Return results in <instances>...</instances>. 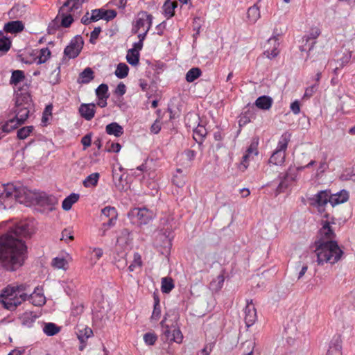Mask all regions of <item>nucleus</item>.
<instances>
[{"label":"nucleus","mask_w":355,"mask_h":355,"mask_svg":"<svg viewBox=\"0 0 355 355\" xmlns=\"http://www.w3.org/2000/svg\"><path fill=\"white\" fill-rule=\"evenodd\" d=\"M32 228L26 222L10 227L0 236V266L8 271H15L24 263L27 247L24 239L30 237Z\"/></svg>","instance_id":"1"},{"label":"nucleus","mask_w":355,"mask_h":355,"mask_svg":"<svg viewBox=\"0 0 355 355\" xmlns=\"http://www.w3.org/2000/svg\"><path fill=\"white\" fill-rule=\"evenodd\" d=\"M314 246L318 266H323L324 263L334 265L342 259L344 254L335 241L318 240L314 243Z\"/></svg>","instance_id":"2"},{"label":"nucleus","mask_w":355,"mask_h":355,"mask_svg":"<svg viewBox=\"0 0 355 355\" xmlns=\"http://www.w3.org/2000/svg\"><path fill=\"white\" fill-rule=\"evenodd\" d=\"M31 293V290L27 284L7 286L0 295V302L5 309L12 311L28 300Z\"/></svg>","instance_id":"3"},{"label":"nucleus","mask_w":355,"mask_h":355,"mask_svg":"<svg viewBox=\"0 0 355 355\" xmlns=\"http://www.w3.org/2000/svg\"><path fill=\"white\" fill-rule=\"evenodd\" d=\"M29 87L30 85L25 83L21 87H19L15 91V118L20 124L24 123L30 113L31 98L29 94Z\"/></svg>","instance_id":"4"},{"label":"nucleus","mask_w":355,"mask_h":355,"mask_svg":"<svg viewBox=\"0 0 355 355\" xmlns=\"http://www.w3.org/2000/svg\"><path fill=\"white\" fill-rule=\"evenodd\" d=\"M291 134L285 132L280 137L276 150L270 157L269 162L274 165L281 166L285 162L286 150L291 140Z\"/></svg>","instance_id":"5"},{"label":"nucleus","mask_w":355,"mask_h":355,"mask_svg":"<svg viewBox=\"0 0 355 355\" xmlns=\"http://www.w3.org/2000/svg\"><path fill=\"white\" fill-rule=\"evenodd\" d=\"M153 23V16L147 12L142 11L137 14L133 21L132 32L137 33L139 31H149Z\"/></svg>","instance_id":"6"},{"label":"nucleus","mask_w":355,"mask_h":355,"mask_svg":"<svg viewBox=\"0 0 355 355\" xmlns=\"http://www.w3.org/2000/svg\"><path fill=\"white\" fill-rule=\"evenodd\" d=\"M83 40L80 35L74 37L70 44L64 49V53L69 58H75L80 53L83 46Z\"/></svg>","instance_id":"7"},{"label":"nucleus","mask_w":355,"mask_h":355,"mask_svg":"<svg viewBox=\"0 0 355 355\" xmlns=\"http://www.w3.org/2000/svg\"><path fill=\"white\" fill-rule=\"evenodd\" d=\"M116 16V12L114 10H105L104 8L94 9L91 11L90 19L97 21L104 19L107 21L113 19Z\"/></svg>","instance_id":"8"},{"label":"nucleus","mask_w":355,"mask_h":355,"mask_svg":"<svg viewBox=\"0 0 355 355\" xmlns=\"http://www.w3.org/2000/svg\"><path fill=\"white\" fill-rule=\"evenodd\" d=\"M244 312H245L244 319H245V324L248 327H250L255 323V322L257 319V311H256V309L252 303V300H250V301L249 300L247 301V305L245 308Z\"/></svg>","instance_id":"9"},{"label":"nucleus","mask_w":355,"mask_h":355,"mask_svg":"<svg viewBox=\"0 0 355 355\" xmlns=\"http://www.w3.org/2000/svg\"><path fill=\"white\" fill-rule=\"evenodd\" d=\"M320 31L318 28H313L311 30L309 35L304 37L303 40H305V44L300 47L301 51L308 50L309 52L315 44V39L320 35Z\"/></svg>","instance_id":"10"},{"label":"nucleus","mask_w":355,"mask_h":355,"mask_svg":"<svg viewBox=\"0 0 355 355\" xmlns=\"http://www.w3.org/2000/svg\"><path fill=\"white\" fill-rule=\"evenodd\" d=\"M133 214H136L140 225L148 224L155 217L154 213L145 207L135 209Z\"/></svg>","instance_id":"11"},{"label":"nucleus","mask_w":355,"mask_h":355,"mask_svg":"<svg viewBox=\"0 0 355 355\" xmlns=\"http://www.w3.org/2000/svg\"><path fill=\"white\" fill-rule=\"evenodd\" d=\"M35 200L38 205L46 207L50 210H52L54 205L58 203V200L54 196L47 195L44 193L37 196Z\"/></svg>","instance_id":"12"},{"label":"nucleus","mask_w":355,"mask_h":355,"mask_svg":"<svg viewBox=\"0 0 355 355\" xmlns=\"http://www.w3.org/2000/svg\"><path fill=\"white\" fill-rule=\"evenodd\" d=\"M331 222L328 219L321 220L322 227L319 231L321 236V239L320 240L324 241V239H327V241H332L334 238L335 234L331 226Z\"/></svg>","instance_id":"13"},{"label":"nucleus","mask_w":355,"mask_h":355,"mask_svg":"<svg viewBox=\"0 0 355 355\" xmlns=\"http://www.w3.org/2000/svg\"><path fill=\"white\" fill-rule=\"evenodd\" d=\"M24 72L21 70H14L12 72L10 79V84L16 87L17 90L21 87L24 84H28L26 81Z\"/></svg>","instance_id":"14"},{"label":"nucleus","mask_w":355,"mask_h":355,"mask_svg":"<svg viewBox=\"0 0 355 355\" xmlns=\"http://www.w3.org/2000/svg\"><path fill=\"white\" fill-rule=\"evenodd\" d=\"M28 300L32 304L37 306H41L46 303V297L38 287L29 294Z\"/></svg>","instance_id":"15"},{"label":"nucleus","mask_w":355,"mask_h":355,"mask_svg":"<svg viewBox=\"0 0 355 355\" xmlns=\"http://www.w3.org/2000/svg\"><path fill=\"white\" fill-rule=\"evenodd\" d=\"M95 107L94 103H82L78 111L83 118L87 121H90L94 116Z\"/></svg>","instance_id":"16"},{"label":"nucleus","mask_w":355,"mask_h":355,"mask_svg":"<svg viewBox=\"0 0 355 355\" xmlns=\"http://www.w3.org/2000/svg\"><path fill=\"white\" fill-rule=\"evenodd\" d=\"M33 194L31 191L25 187H19L18 194H16V200L22 204L28 205L33 201Z\"/></svg>","instance_id":"17"},{"label":"nucleus","mask_w":355,"mask_h":355,"mask_svg":"<svg viewBox=\"0 0 355 355\" xmlns=\"http://www.w3.org/2000/svg\"><path fill=\"white\" fill-rule=\"evenodd\" d=\"M19 190V187L17 188L13 184H0V191L3 193L1 198H8L12 196L16 198V194H18Z\"/></svg>","instance_id":"18"},{"label":"nucleus","mask_w":355,"mask_h":355,"mask_svg":"<svg viewBox=\"0 0 355 355\" xmlns=\"http://www.w3.org/2000/svg\"><path fill=\"white\" fill-rule=\"evenodd\" d=\"M24 28V25L21 21H11L5 24L3 31L9 33H18Z\"/></svg>","instance_id":"19"},{"label":"nucleus","mask_w":355,"mask_h":355,"mask_svg":"<svg viewBox=\"0 0 355 355\" xmlns=\"http://www.w3.org/2000/svg\"><path fill=\"white\" fill-rule=\"evenodd\" d=\"M348 199V192L345 190H342L340 192L331 195L330 204L332 205V207H334L337 205L347 202Z\"/></svg>","instance_id":"20"},{"label":"nucleus","mask_w":355,"mask_h":355,"mask_svg":"<svg viewBox=\"0 0 355 355\" xmlns=\"http://www.w3.org/2000/svg\"><path fill=\"white\" fill-rule=\"evenodd\" d=\"M260 17V10L257 3L254 4L252 6L248 9L247 19L249 24H255Z\"/></svg>","instance_id":"21"},{"label":"nucleus","mask_w":355,"mask_h":355,"mask_svg":"<svg viewBox=\"0 0 355 355\" xmlns=\"http://www.w3.org/2000/svg\"><path fill=\"white\" fill-rule=\"evenodd\" d=\"M268 44H273V48L271 51H270L269 49H267L264 51V55H266V57L269 59H272L275 57H277L279 53V51H278V46H279V42H278V37L277 36H274V37H270L268 40Z\"/></svg>","instance_id":"22"},{"label":"nucleus","mask_w":355,"mask_h":355,"mask_svg":"<svg viewBox=\"0 0 355 355\" xmlns=\"http://www.w3.org/2000/svg\"><path fill=\"white\" fill-rule=\"evenodd\" d=\"M331 194L327 191L318 192L313 198L314 204L318 207L325 205L328 202H330Z\"/></svg>","instance_id":"23"},{"label":"nucleus","mask_w":355,"mask_h":355,"mask_svg":"<svg viewBox=\"0 0 355 355\" xmlns=\"http://www.w3.org/2000/svg\"><path fill=\"white\" fill-rule=\"evenodd\" d=\"M76 334L78 340L82 344V345L80 346L79 349L80 350H83L85 347V345L83 344L87 341V340L89 338L93 336V331L92 329L89 327H84L82 329H78Z\"/></svg>","instance_id":"24"},{"label":"nucleus","mask_w":355,"mask_h":355,"mask_svg":"<svg viewBox=\"0 0 355 355\" xmlns=\"http://www.w3.org/2000/svg\"><path fill=\"white\" fill-rule=\"evenodd\" d=\"M107 134L114 135L116 137H121L123 134V128L116 122H112L105 127Z\"/></svg>","instance_id":"25"},{"label":"nucleus","mask_w":355,"mask_h":355,"mask_svg":"<svg viewBox=\"0 0 355 355\" xmlns=\"http://www.w3.org/2000/svg\"><path fill=\"white\" fill-rule=\"evenodd\" d=\"M94 78V71L90 67L85 69L80 74L78 83L80 84H87Z\"/></svg>","instance_id":"26"},{"label":"nucleus","mask_w":355,"mask_h":355,"mask_svg":"<svg viewBox=\"0 0 355 355\" xmlns=\"http://www.w3.org/2000/svg\"><path fill=\"white\" fill-rule=\"evenodd\" d=\"M352 52L349 50H345V52H343V56L338 59L337 60H334V62L336 64H338V66H336L334 69V73H337V71L339 68L343 67L345 64H348L352 58Z\"/></svg>","instance_id":"27"},{"label":"nucleus","mask_w":355,"mask_h":355,"mask_svg":"<svg viewBox=\"0 0 355 355\" xmlns=\"http://www.w3.org/2000/svg\"><path fill=\"white\" fill-rule=\"evenodd\" d=\"M272 103V99L268 96H261L255 101V105L261 110H269Z\"/></svg>","instance_id":"28"},{"label":"nucleus","mask_w":355,"mask_h":355,"mask_svg":"<svg viewBox=\"0 0 355 355\" xmlns=\"http://www.w3.org/2000/svg\"><path fill=\"white\" fill-rule=\"evenodd\" d=\"M37 315L32 311H26L22 313L19 320L23 325L26 327H31L35 322Z\"/></svg>","instance_id":"29"},{"label":"nucleus","mask_w":355,"mask_h":355,"mask_svg":"<svg viewBox=\"0 0 355 355\" xmlns=\"http://www.w3.org/2000/svg\"><path fill=\"white\" fill-rule=\"evenodd\" d=\"M79 194L71 193L69 196L65 198L62 201V207L65 211H69L71 209L72 205L76 203L79 199Z\"/></svg>","instance_id":"30"},{"label":"nucleus","mask_w":355,"mask_h":355,"mask_svg":"<svg viewBox=\"0 0 355 355\" xmlns=\"http://www.w3.org/2000/svg\"><path fill=\"white\" fill-rule=\"evenodd\" d=\"M26 11V6L16 4L9 11V15L12 18H20L25 14Z\"/></svg>","instance_id":"31"},{"label":"nucleus","mask_w":355,"mask_h":355,"mask_svg":"<svg viewBox=\"0 0 355 355\" xmlns=\"http://www.w3.org/2000/svg\"><path fill=\"white\" fill-rule=\"evenodd\" d=\"M100 175L98 173H93L88 175L83 181L85 187H92L97 185Z\"/></svg>","instance_id":"32"},{"label":"nucleus","mask_w":355,"mask_h":355,"mask_svg":"<svg viewBox=\"0 0 355 355\" xmlns=\"http://www.w3.org/2000/svg\"><path fill=\"white\" fill-rule=\"evenodd\" d=\"M178 3L171 0H166L163 6V10L166 16L168 18L174 15V10L177 7Z\"/></svg>","instance_id":"33"},{"label":"nucleus","mask_w":355,"mask_h":355,"mask_svg":"<svg viewBox=\"0 0 355 355\" xmlns=\"http://www.w3.org/2000/svg\"><path fill=\"white\" fill-rule=\"evenodd\" d=\"M132 241L130 232L127 229H123L120 236L117 238L116 243L121 245H127Z\"/></svg>","instance_id":"34"},{"label":"nucleus","mask_w":355,"mask_h":355,"mask_svg":"<svg viewBox=\"0 0 355 355\" xmlns=\"http://www.w3.org/2000/svg\"><path fill=\"white\" fill-rule=\"evenodd\" d=\"M19 125H21L19 122L17 121V120H16L15 118H14L10 119L5 124H3L1 126V129L3 132L9 133L13 130L16 129Z\"/></svg>","instance_id":"35"},{"label":"nucleus","mask_w":355,"mask_h":355,"mask_svg":"<svg viewBox=\"0 0 355 355\" xmlns=\"http://www.w3.org/2000/svg\"><path fill=\"white\" fill-rule=\"evenodd\" d=\"M341 349V342L337 339L329 346L327 355H342Z\"/></svg>","instance_id":"36"},{"label":"nucleus","mask_w":355,"mask_h":355,"mask_svg":"<svg viewBox=\"0 0 355 355\" xmlns=\"http://www.w3.org/2000/svg\"><path fill=\"white\" fill-rule=\"evenodd\" d=\"M202 74L201 70L198 67L191 68L186 73V80L189 83H192Z\"/></svg>","instance_id":"37"},{"label":"nucleus","mask_w":355,"mask_h":355,"mask_svg":"<svg viewBox=\"0 0 355 355\" xmlns=\"http://www.w3.org/2000/svg\"><path fill=\"white\" fill-rule=\"evenodd\" d=\"M60 330V328L52 322L46 323L43 328L44 333L49 336L57 334Z\"/></svg>","instance_id":"38"},{"label":"nucleus","mask_w":355,"mask_h":355,"mask_svg":"<svg viewBox=\"0 0 355 355\" xmlns=\"http://www.w3.org/2000/svg\"><path fill=\"white\" fill-rule=\"evenodd\" d=\"M207 135V130L202 125H198L193 130V139L199 144H201L202 140Z\"/></svg>","instance_id":"39"},{"label":"nucleus","mask_w":355,"mask_h":355,"mask_svg":"<svg viewBox=\"0 0 355 355\" xmlns=\"http://www.w3.org/2000/svg\"><path fill=\"white\" fill-rule=\"evenodd\" d=\"M126 60L132 66L137 65L139 61V53L135 50H128Z\"/></svg>","instance_id":"40"},{"label":"nucleus","mask_w":355,"mask_h":355,"mask_svg":"<svg viewBox=\"0 0 355 355\" xmlns=\"http://www.w3.org/2000/svg\"><path fill=\"white\" fill-rule=\"evenodd\" d=\"M174 288L173 281L170 277H163L162 279L161 290L164 293H170Z\"/></svg>","instance_id":"41"},{"label":"nucleus","mask_w":355,"mask_h":355,"mask_svg":"<svg viewBox=\"0 0 355 355\" xmlns=\"http://www.w3.org/2000/svg\"><path fill=\"white\" fill-rule=\"evenodd\" d=\"M51 265L57 269L66 270L68 268V261L63 257H55L53 259Z\"/></svg>","instance_id":"42"},{"label":"nucleus","mask_w":355,"mask_h":355,"mask_svg":"<svg viewBox=\"0 0 355 355\" xmlns=\"http://www.w3.org/2000/svg\"><path fill=\"white\" fill-rule=\"evenodd\" d=\"M10 46L11 41L3 35V31H0V51L6 53L10 49Z\"/></svg>","instance_id":"43"},{"label":"nucleus","mask_w":355,"mask_h":355,"mask_svg":"<svg viewBox=\"0 0 355 355\" xmlns=\"http://www.w3.org/2000/svg\"><path fill=\"white\" fill-rule=\"evenodd\" d=\"M129 68L125 63H119L115 71V75L119 78H124L128 74Z\"/></svg>","instance_id":"44"},{"label":"nucleus","mask_w":355,"mask_h":355,"mask_svg":"<svg viewBox=\"0 0 355 355\" xmlns=\"http://www.w3.org/2000/svg\"><path fill=\"white\" fill-rule=\"evenodd\" d=\"M102 216L107 218H117L116 209L110 206H107L101 210Z\"/></svg>","instance_id":"45"},{"label":"nucleus","mask_w":355,"mask_h":355,"mask_svg":"<svg viewBox=\"0 0 355 355\" xmlns=\"http://www.w3.org/2000/svg\"><path fill=\"white\" fill-rule=\"evenodd\" d=\"M108 86L106 84H101L96 89V94L98 99H103V98H109Z\"/></svg>","instance_id":"46"},{"label":"nucleus","mask_w":355,"mask_h":355,"mask_svg":"<svg viewBox=\"0 0 355 355\" xmlns=\"http://www.w3.org/2000/svg\"><path fill=\"white\" fill-rule=\"evenodd\" d=\"M51 51L48 48H43L40 51V53L37 56V63L43 64L46 62L51 56Z\"/></svg>","instance_id":"47"},{"label":"nucleus","mask_w":355,"mask_h":355,"mask_svg":"<svg viewBox=\"0 0 355 355\" xmlns=\"http://www.w3.org/2000/svg\"><path fill=\"white\" fill-rule=\"evenodd\" d=\"M141 265L142 261L141 255L137 252L134 253L133 261L132 263L129 266L128 270L130 272H133L137 267H141Z\"/></svg>","instance_id":"48"},{"label":"nucleus","mask_w":355,"mask_h":355,"mask_svg":"<svg viewBox=\"0 0 355 355\" xmlns=\"http://www.w3.org/2000/svg\"><path fill=\"white\" fill-rule=\"evenodd\" d=\"M33 126L23 127L17 131V137L19 139H25L29 136L30 133L33 131Z\"/></svg>","instance_id":"49"},{"label":"nucleus","mask_w":355,"mask_h":355,"mask_svg":"<svg viewBox=\"0 0 355 355\" xmlns=\"http://www.w3.org/2000/svg\"><path fill=\"white\" fill-rule=\"evenodd\" d=\"M166 317H164V320L160 322L162 327L164 329L163 333L166 336V338L168 340L171 341L172 333H173V327H169L168 325L165 324Z\"/></svg>","instance_id":"50"},{"label":"nucleus","mask_w":355,"mask_h":355,"mask_svg":"<svg viewBox=\"0 0 355 355\" xmlns=\"http://www.w3.org/2000/svg\"><path fill=\"white\" fill-rule=\"evenodd\" d=\"M183 340V335L179 329H177L175 326H173V333L171 337V341H174L177 343H181Z\"/></svg>","instance_id":"51"},{"label":"nucleus","mask_w":355,"mask_h":355,"mask_svg":"<svg viewBox=\"0 0 355 355\" xmlns=\"http://www.w3.org/2000/svg\"><path fill=\"white\" fill-rule=\"evenodd\" d=\"M255 347V343L253 340H247L242 344V348H247L248 351L246 352L244 351L243 355H253L254 348Z\"/></svg>","instance_id":"52"},{"label":"nucleus","mask_w":355,"mask_h":355,"mask_svg":"<svg viewBox=\"0 0 355 355\" xmlns=\"http://www.w3.org/2000/svg\"><path fill=\"white\" fill-rule=\"evenodd\" d=\"M160 316H161V308H160L159 301H157V302L154 303V309H153V313L151 315V320L157 321L160 318Z\"/></svg>","instance_id":"53"},{"label":"nucleus","mask_w":355,"mask_h":355,"mask_svg":"<svg viewBox=\"0 0 355 355\" xmlns=\"http://www.w3.org/2000/svg\"><path fill=\"white\" fill-rule=\"evenodd\" d=\"M224 282V277L223 275H218L216 280H214L210 283V286L215 291H218L222 288Z\"/></svg>","instance_id":"54"},{"label":"nucleus","mask_w":355,"mask_h":355,"mask_svg":"<svg viewBox=\"0 0 355 355\" xmlns=\"http://www.w3.org/2000/svg\"><path fill=\"white\" fill-rule=\"evenodd\" d=\"M157 339L154 333H146L144 335V340L148 345H153Z\"/></svg>","instance_id":"55"},{"label":"nucleus","mask_w":355,"mask_h":355,"mask_svg":"<svg viewBox=\"0 0 355 355\" xmlns=\"http://www.w3.org/2000/svg\"><path fill=\"white\" fill-rule=\"evenodd\" d=\"M295 269H296V270H299L298 275H297V279H300L306 272V271L308 270V266L306 264L302 265L301 262L299 261L297 265L295 267Z\"/></svg>","instance_id":"56"},{"label":"nucleus","mask_w":355,"mask_h":355,"mask_svg":"<svg viewBox=\"0 0 355 355\" xmlns=\"http://www.w3.org/2000/svg\"><path fill=\"white\" fill-rule=\"evenodd\" d=\"M288 178V174H286L284 177V180H282L279 184L277 189H276V195H278L281 193L285 191V189L288 187V184L286 182V179Z\"/></svg>","instance_id":"57"},{"label":"nucleus","mask_w":355,"mask_h":355,"mask_svg":"<svg viewBox=\"0 0 355 355\" xmlns=\"http://www.w3.org/2000/svg\"><path fill=\"white\" fill-rule=\"evenodd\" d=\"M121 148V146L119 143H111L110 144L107 143L106 145V150L110 153H119Z\"/></svg>","instance_id":"58"},{"label":"nucleus","mask_w":355,"mask_h":355,"mask_svg":"<svg viewBox=\"0 0 355 355\" xmlns=\"http://www.w3.org/2000/svg\"><path fill=\"white\" fill-rule=\"evenodd\" d=\"M101 32V28L98 26L95 27L90 35V42L92 44H94L97 38L98 37V35Z\"/></svg>","instance_id":"59"},{"label":"nucleus","mask_w":355,"mask_h":355,"mask_svg":"<svg viewBox=\"0 0 355 355\" xmlns=\"http://www.w3.org/2000/svg\"><path fill=\"white\" fill-rule=\"evenodd\" d=\"M250 157H251L250 155H249L246 153L243 156L242 161H241V162L240 164V166H239V168L241 171H244L245 169H247Z\"/></svg>","instance_id":"60"},{"label":"nucleus","mask_w":355,"mask_h":355,"mask_svg":"<svg viewBox=\"0 0 355 355\" xmlns=\"http://www.w3.org/2000/svg\"><path fill=\"white\" fill-rule=\"evenodd\" d=\"M73 239V236L71 234V232L70 230L64 229L62 232L61 240H63V241L67 242L68 240L72 241Z\"/></svg>","instance_id":"61"},{"label":"nucleus","mask_w":355,"mask_h":355,"mask_svg":"<svg viewBox=\"0 0 355 355\" xmlns=\"http://www.w3.org/2000/svg\"><path fill=\"white\" fill-rule=\"evenodd\" d=\"M126 92L125 85L123 83H120L115 89V94L119 96H123Z\"/></svg>","instance_id":"62"},{"label":"nucleus","mask_w":355,"mask_h":355,"mask_svg":"<svg viewBox=\"0 0 355 355\" xmlns=\"http://www.w3.org/2000/svg\"><path fill=\"white\" fill-rule=\"evenodd\" d=\"M290 108L295 114H298L300 112V106L298 101H295L291 104Z\"/></svg>","instance_id":"63"},{"label":"nucleus","mask_w":355,"mask_h":355,"mask_svg":"<svg viewBox=\"0 0 355 355\" xmlns=\"http://www.w3.org/2000/svg\"><path fill=\"white\" fill-rule=\"evenodd\" d=\"M92 143V138L90 135H86L81 139V144L84 146V148H86L90 146Z\"/></svg>","instance_id":"64"}]
</instances>
